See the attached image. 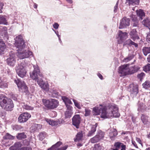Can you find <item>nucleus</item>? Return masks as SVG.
Wrapping results in <instances>:
<instances>
[{
	"instance_id": "13",
	"label": "nucleus",
	"mask_w": 150,
	"mask_h": 150,
	"mask_svg": "<svg viewBox=\"0 0 150 150\" xmlns=\"http://www.w3.org/2000/svg\"><path fill=\"white\" fill-rule=\"evenodd\" d=\"M72 124L77 129L79 127V125L81 123V118L79 115H74L72 118Z\"/></svg>"
},
{
	"instance_id": "53",
	"label": "nucleus",
	"mask_w": 150,
	"mask_h": 150,
	"mask_svg": "<svg viewBox=\"0 0 150 150\" xmlns=\"http://www.w3.org/2000/svg\"><path fill=\"white\" fill-rule=\"evenodd\" d=\"M4 30H5V31L4 32V38L5 40H7L8 39V37L7 33V28L6 27H5V28H4Z\"/></svg>"
},
{
	"instance_id": "55",
	"label": "nucleus",
	"mask_w": 150,
	"mask_h": 150,
	"mask_svg": "<svg viewBox=\"0 0 150 150\" xmlns=\"http://www.w3.org/2000/svg\"><path fill=\"white\" fill-rule=\"evenodd\" d=\"M145 75V74L143 72H142L141 73L138 74L137 76V77L140 79H141Z\"/></svg>"
},
{
	"instance_id": "60",
	"label": "nucleus",
	"mask_w": 150,
	"mask_h": 150,
	"mask_svg": "<svg viewBox=\"0 0 150 150\" xmlns=\"http://www.w3.org/2000/svg\"><path fill=\"white\" fill-rule=\"evenodd\" d=\"M20 150H32V148L30 147H23L21 148Z\"/></svg>"
},
{
	"instance_id": "9",
	"label": "nucleus",
	"mask_w": 150,
	"mask_h": 150,
	"mask_svg": "<svg viewBox=\"0 0 150 150\" xmlns=\"http://www.w3.org/2000/svg\"><path fill=\"white\" fill-rule=\"evenodd\" d=\"M104 135V132L101 130H100L96 135L91 139L90 141L92 143L98 142L103 138Z\"/></svg>"
},
{
	"instance_id": "44",
	"label": "nucleus",
	"mask_w": 150,
	"mask_h": 150,
	"mask_svg": "<svg viewBox=\"0 0 150 150\" xmlns=\"http://www.w3.org/2000/svg\"><path fill=\"white\" fill-rule=\"evenodd\" d=\"M62 144V143L60 141L57 142L56 144L52 145L51 147L49 148V149H51L53 147L57 148L59 147L60 145Z\"/></svg>"
},
{
	"instance_id": "51",
	"label": "nucleus",
	"mask_w": 150,
	"mask_h": 150,
	"mask_svg": "<svg viewBox=\"0 0 150 150\" xmlns=\"http://www.w3.org/2000/svg\"><path fill=\"white\" fill-rule=\"evenodd\" d=\"M94 150H102V147L99 144H96L94 146Z\"/></svg>"
},
{
	"instance_id": "54",
	"label": "nucleus",
	"mask_w": 150,
	"mask_h": 150,
	"mask_svg": "<svg viewBox=\"0 0 150 150\" xmlns=\"http://www.w3.org/2000/svg\"><path fill=\"white\" fill-rule=\"evenodd\" d=\"M85 116H89L90 114V110L86 108L85 109Z\"/></svg>"
},
{
	"instance_id": "29",
	"label": "nucleus",
	"mask_w": 150,
	"mask_h": 150,
	"mask_svg": "<svg viewBox=\"0 0 150 150\" xmlns=\"http://www.w3.org/2000/svg\"><path fill=\"white\" fill-rule=\"evenodd\" d=\"M51 96L53 97L59 98V97L60 96V94L57 91V90L53 89L51 92Z\"/></svg>"
},
{
	"instance_id": "6",
	"label": "nucleus",
	"mask_w": 150,
	"mask_h": 150,
	"mask_svg": "<svg viewBox=\"0 0 150 150\" xmlns=\"http://www.w3.org/2000/svg\"><path fill=\"white\" fill-rule=\"evenodd\" d=\"M15 40V45L17 49H24L25 46V42L23 39L21 35H20L16 36Z\"/></svg>"
},
{
	"instance_id": "40",
	"label": "nucleus",
	"mask_w": 150,
	"mask_h": 150,
	"mask_svg": "<svg viewBox=\"0 0 150 150\" xmlns=\"http://www.w3.org/2000/svg\"><path fill=\"white\" fill-rule=\"evenodd\" d=\"M3 138L4 139H14V137L8 133H6V135L3 137Z\"/></svg>"
},
{
	"instance_id": "58",
	"label": "nucleus",
	"mask_w": 150,
	"mask_h": 150,
	"mask_svg": "<svg viewBox=\"0 0 150 150\" xmlns=\"http://www.w3.org/2000/svg\"><path fill=\"white\" fill-rule=\"evenodd\" d=\"M53 28L55 29H57L59 27V24L57 23H55L53 25Z\"/></svg>"
},
{
	"instance_id": "8",
	"label": "nucleus",
	"mask_w": 150,
	"mask_h": 150,
	"mask_svg": "<svg viewBox=\"0 0 150 150\" xmlns=\"http://www.w3.org/2000/svg\"><path fill=\"white\" fill-rule=\"evenodd\" d=\"M129 66V64H127L120 66L119 68V73L123 76L131 74Z\"/></svg>"
},
{
	"instance_id": "43",
	"label": "nucleus",
	"mask_w": 150,
	"mask_h": 150,
	"mask_svg": "<svg viewBox=\"0 0 150 150\" xmlns=\"http://www.w3.org/2000/svg\"><path fill=\"white\" fill-rule=\"evenodd\" d=\"M134 57V56L133 55H129L126 58H125L123 61L125 62H128L129 61H130Z\"/></svg>"
},
{
	"instance_id": "49",
	"label": "nucleus",
	"mask_w": 150,
	"mask_h": 150,
	"mask_svg": "<svg viewBox=\"0 0 150 150\" xmlns=\"http://www.w3.org/2000/svg\"><path fill=\"white\" fill-rule=\"evenodd\" d=\"M46 121L50 125L54 126L55 125L54 123L55 122L54 120H52L48 119H47Z\"/></svg>"
},
{
	"instance_id": "34",
	"label": "nucleus",
	"mask_w": 150,
	"mask_h": 150,
	"mask_svg": "<svg viewBox=\"0 0 150 150\" xmlns=\"http://www.w3.org/2000/svg\"><path fill=\"white\" fill-rule=\"evenodd\" d=\"M22 106L23 109L27 110H33L34 108L24 103L22 105Z\"/></svg>"
},
{
	"instance_id": "42",
	"label": "nucleus",
	"mask_w": 150,
	"mask_h": 150,
	"mask_svg": "<svg viewBox=\"0 0 150 150\" xmlns=\"http://www.w3.org/2000/svg\"><path fill=\"white\" fill-rule=\"evenodd\" d=\"M12 127L13 130L16 131L21 130L22 128L21 126L17 125H12Z\"/></svg>"
},
{
	"instance_id": "56",
	"label": "nucleus",
	"mask_w": 150,
	"mask_h": 150,
	"mask_svg": "<svg viewBox=\"0 0 150 150\" xmlns=\"http://www.w3.org/2000/svg\"><path fill=\"white\" fill-rule=\"evenodd\" d=\"M14 146L16 149H19L21 146V144L19 142H16Z\"/></svg>"
},
{
	"instance_id": "57",
	"label": "nucleus",
	"mask_w": 150,
	"mask_h": 150,
	"mask_svg": "<svg viewBox=\"0 0 150 150\" xmlns=\"http://www.w3.org/2000/svg\"><path fill=\"white\" fill-rule=\"evenodd\" d=\"M118 3H119V1H117L115 5L114 6V12L115 13L117 11V10L118 8Z\"/></svg>"
},
{
	"instance_id": "7",
	"label": "nucleus",
	"mask_w": 150,
	"mask_h": 150,
	"mask_svg": "<svg viewBox=\"0 0 150 150\" xmlns=\"http://www.w3.org/2000/svg\"><path fill=\"white\" fill-rule=\"evenodd\" d=\"M14 82L19 89H21L23 92L25 93L26 94H28L29 92L28 88L24 81L16 78L15 79Z\"/></svg>"
},
{
	"instance_id": "64",
	"label": "nucleus",
	"mask_w": 150,
	"mask_h": 150,
	"mask_svg": "<svg viewBox=\"0 0 150 150\" xmlns=\"http://www.w3.org/2000/svg\"><path fill=\"white\" fill-rule=\"evenodd\" d=\"M146 40L149 42L150 43V31L146 37Z\"/></svg>"
},
{
	"instance_id": "37",
	"label": "nucleus",
	"mask_w": 150,
	"mask_h": 150,
	"mask_svg": "<svg viewBox=\"0 0 150 150\" xmlns=\"http://www.w3.org/2000/svg\"><path fill=\"white\" fill-rule=\"evenodd\" d=\"M142 23L146 27L149 26L150 25V20L149 18H147L142 21Z\"/></svg>"
},
{
	"instance_id": "52",
	"label": "nucleus",
	"mask_w": 150,
	"mask_h": 150,
	"mask_svg": "<svg viewBox=\"0 0 150 150\" xmlns=\"http://www.w3.org/2000/svg\"><path fill=\"white\" fill-rule=\"evenodd\" d=\"M73 101L74 102L75 105L76 107L78 109H80L81 107L80 105L76 101V100L73 99Z\"/></svg>"
},
{
	"instance_id": "45",
	"label": "nucleus",
	"mask_w": 150,
	"mask_h": 150,
	"mask_svg": "<svg viewBox=\"0 0 150 150\" xmlns=\"http://www.w3.org/2000/svg\"><path fill=\"white\" fill-rule=\"evenodd\" d=\"M72 112L71 111H67L65 113V117L66 118H70L71 116Z\"/></svg>"
},
{
	"instance_id": "1",
	"label": "nucleus",
	"mask_w": 150,
	"mask_h": 150,
	"mask_svg": "<svg viewBox=\"0 0 150 150\" xmlns=\"http://www.w3.org/2000/svg\"><path fill=\"white\" fill-rule=\"evenodd\" d=\"M101 110L100 117L102 118L105 119L111 117H118L120 115L118 112V108L116 105L113 103L109 104L108 105L104 106L100 108L98 107H94L93 110V115H99Z\"/></svg>"
},
{
	"instance_id": "61",
	"label": "nucleus",
	"mask_w": 150,
	"mask_h": 150,
	"mask_svg": "<svg viewBox=\"0 0 150 150\" xmlns=\"http://www.w3.org/2000/svg\"><path fill=\"white\" fill-rule=\"evenodd\" d=\"M4 6V4L0 1V13L2 12V9L3 8V6Z\"/></svg>"
},
{
	"instance_id": "10",
	"label": "nucleus",
	"mask_w": 150,
	"mask_h": 150,
	"mask_svg": "<svg viewBox=\"0 0 150 150\" xmlns=\"http://www.w3.org/2000/svg\"><path fill=\"white\" fill-rule=\"evenodd\" d=\"M130 20L126 17H124L120 21L119 28L122 29L125 28L129 26L130 25Z\"/></svg>"
},
{
	"instance_id": "20",
	"label": "nucleus",
	"mask_w": 150,
	"mask_h": 150,
	"mask_svg": "<svg viewBox=\"0 0 150 150\" xmlns=\"http://www.w3.org/2000/svg\"><path fill=\"white\" fill-rule=\"evenodd\" d=\"M123 45V46L127 45L129 46H131L133 45L136 47H137L138 46L137 44L133 42L130 39H129L125 42Z\"/></svg>"
},
{
	"instance_id": "28",
	"label": "nucleus",
	"mask_w": 150,
	"mask_h": 150,
	"mask_svg": "<svg viewBox=\"0 0 150 150\" xmlns=\"http://www.w3.org/2000/svg\"><path fill=\"white\" fill-rule=\"evenodd\" d=\"M146 106L143 103H140L138 106V110L139 111L144 112L146 108Z\"/></svg>"
},
{
	"instance_id": "5",
	"label": "nucleus",
	"mask_w": 150,
	"mask_h": 150,
	"mask_svg": "<svg viewBox=\"0 0 150 150\" xmlns=\"http://www.w3.org/2000/svg\"><path fill=\"white\" fill-rule=\"evenodd\" d=\"M17 56L20 59H23L28 57L32 55V52L30 51L22 49H17Z\"/></svg>"
},
{
	"instance_id": "3",
	"label": "nucleus",
	"mask_w": 150,
	"mask_h": 150,
	"mask_svg": "<svg viewBox=\"0 0 150 150\" xmlns=\"http://www.w3.org/2000/svg\"><path fill=\"white\" fill-rule=\"evenodd\" d=\"M28 67V63L26 60H23L19 62L16 68L18 75L22 78L25 76Z\"/></svg>"
},
{
	"instance_id": "14",
	"label": "nucleus",
	"mask_w": 150,
	"mask_h": 150,
	"mask_svg": "<svg viewBox=\"0 0 150 150\" xmlns=\"http://www.w3.org/2000/svg\"><path fill=\"white\" fill-rule=\"evenodd\" d=\"M128 90L131 94L133 95V96H136L139 92L138 86L133 84H130L128 88Z\"/></svg>"
},
{
	"instance_id": "46",
	"label": "nucleus",
	"mask_w": 150,
	"mask_h": 150,
	"mask_svg": "<svg viewBox=\"0 0 150 150\" xmlns=\"http://www.w3.org/2000/svg\"><path fill=\"white\" fill-rule=\"evenodd\" d=\"M46 133L45 132H42L40 133L39 138L40 140H42L45 137Z\"/></svg>"
},
{
	"instance_id": "30",
	"label": "nucleus",
	"mask_w": 150,
	"mask_h": 150,
	"mask_svg": "<svg viewBox=\"0 0 150 150\" xmlns=\"http://www.w3.org/2000/svg\"><path fill=\"white\" fill-rule=\"evenodd\" d=\"M144 55L146 56L148 54L150 53V47H144L142 49Z\"/></svg>"
},
{
	"instance_id": "11",
	"label": "nucleus",
	"mask_w": 150,
	"mask_h": 150,
	"mask_svg": "<svg viewBox=\"0 0 150 150\" xmlns=\"http://www.w3.org/2000/svg\"><path fill=\"white\" fill-rule=\"evenodd\" d=\"M31 117L30 114L26 112L21 114L18 118V122L22 123L26 122Z\"/></svg>"
},
{
	"instance_id": "32",
	"label": "nucleus",
	"mask_w": 150,
	"mask_h": 150,
	"mask_svg": "<svg viewBox=\"0 0 150 150\" xmlns=\"http://www.w3.org/2000/svg\"><path fill=\"white\" fill-rule=\"evenodd\" d=\"M83 135L82 131L78 132L76 136V139L75 140V141L76 142L77 141L81 140L83 137Z\"/></svg>"
},
{
	"instance_id": "21",
	"label": "nucleus",
	"mask_w": 150,
	"mask_h": 150,
	"mask_svg": "<svg viewBox=\"0 0 150 150\" xmlns=\"http://www.w3.org/2000/svg\"><path fill=\"white\" fill-rule=\"evenodd\" d=\"M127 33L126 32H122L120 30L119 31V37L120 40L123 41L127 37Z\"/></svg>"
},
{
	"instance_id": "38",
	"label": "nucleus",
	"mask_w": 150,
	"mask_h": 150,
	"mask_svg": "<svg viewBox=\"0 0 150 150\" xmlns=\"http://www.w3.org/2000/svg\"><path fill=\"white\" fill-rule=\"evenodd\" d=\"M143 88L147 89L150 87V81H146L142 85Z\"/></svg>"
},
{
	"instance_id": "48",
	"label": "nucleus",
	"mask_w": 150,
	"mask_h": 150,
	"mask_svg": "<svg viewBox=\"0 0 150 150\" xmlns=\"http://www.w3.org/2000/svg\"><path fill=\"white\" fill-rule=\"evenodd\" d=\"M141 119L143 122L144 124H146L147 121V117L146 116H145L144 115H142L141 117Z\"/></svg>"
},
{
	"instance_id": "2",
	"label": "nucleus",
	"mask_w": 150,
	"mask_h": 150,
	"mask_svg": "<svg viewBox=\"0 0 150 150\" xmlns=\"http://www.w3.org/2000/svg\"><path fill=\"white\" fill-rule=\"evenodd\" d=\"M34 69L32 73H30V78L33 80L37 81L38 84L40 87H42L45 82L42 79L43 76L42 73L40 72V70L37 65H34Z\"/></svg>"
},
{
	"instance_id": "27",
	"label": "nucleus",
	"mask_w": 150,
	"mask_h": 150,
	"mask_svg": "<svg viewBox=\"0 0 150 150\" xmlns=\"http://www.w3.org/2000/svg\"><path fill=\"white\" fill-rule=\"evenodd\" d=\"M8 83L6 81L1 80L0 79V88H5L8 87Z\"/></svg>"
},
{
	"instance_id": "63",
	"label": "nucleus",
	"mask_w": 150,
	"mask_h": 150,
	"mask_svg": "<svg viewBox=\"0 0 150 150\" xmlns=\"http://www.w3.org/2000/svg\"><path fill=\"white\" fill-rule=\"evenodd\" d=\"M67 145H65L64 146L59 148L60 150H66L68 148Z\"/></svg>"
},
{
	"instance_id": "15",
	"label": "nucleus",
	"mask_w": 150,
	"mask_h": 150,
	"mask_svg": "<svg viewBox=\"0 0 150 150\" xmlns=\"http://www.w3.org/2000/svg\"><path fill=\"white\" fill-rule=\"evenodd\" d=\"M9 101L11 102L13 101L11 99L4 96L3 95H0V105L1 107H4L8 103Z\"/></svg>"
},
{
	"instance_id": "33",
	"label": "nucleus",
	"mask_w": 150,
	"mask_h": 150,
	"mask_svg": "<svg viewBox=\"0 0 150 150\" xmlns=\"http://www.w3.org/2000/svg\"><path fill=\"white\" fill-rule=\"evenodd\" d=\"M127 2H128L129 5H138L139 3V0H126Z\"/></svg>"
},
{
	"instance_id": "47",
	"label": "nucleus",
	"mask_w": 150,
	"mask_h": 150,
	"mask_svg": "<svg viewBox=\"0 0 150 150\" xmlns=\"http://www.w3.org/2000/svg\"><path fill=\"white\" fill-rule=\"evenodd\" d=\"M130 17L131 19L133 22H138L136 15L132 14L130 15Z\"/></svg>"
},
{
	"instance_id": "62",
	"label": "nucleus",
	"mask_w": 150,
	"mask_h": 150,
	"mask_svg": "<svg viewBox=\"0 0 150 150\" xmlns=\"http://www.w3.org/2000/svg\"><path fill=\"white\" fill-rule=\"evenodd\" d=\"M17 95L13 94L11 95L12 98L14 100H16L17 99Z\"/></svg>"
},
{
	"instance_id": "25",
	"label": "nucleus",
	"mask_w": 150,
	"mask_h": 150,
	"mask_svg": "<svg viewBox=\"0 0 150 150\" xmlns=\"http://www.w3.org/2000/svg\"><path fill=\"white\" fill-rule=\"evenodd\" d=\"M6 19V16L2 15H0V24L7 25L8 22Z\"/></svg>"
},
{
	"instance_id": "59",
	"label": "nucleus",
	"mask_w": 150,
	"mask_h": 150,
	"mask_svg": "<svg viewBox=\"0 0 150 150\" xmlns=\"http://www.w3.org/2000/svg\"><path fill=\"white\" fill-rule=\"evenodd\" d=\"M23 144L24 146H28L29 145V142L27 140H25L23 141Z\"/></svg>"
},
{
	"instance_id": "31",
	"label": "nucleus",
	"mask_w": 150,
	"mask_h": 150,
	"mask_svg": "<svg viewBox=\"0 0 150 150\" xmlns=\"http://www.w3.org/2000/svg\"><path fill=\"white\" fill-rule=\"evenodd\" d=\"M117 134V131H115L111 132L110 133L109 135V137L112 140H114L115 139V137Z\"/></svg>"
},
{
	"instance_id": "26",
	"label": "nucleus",
	"mask_w": 150,
	"mask_h": 150,
	"mask_svg": "<svg viewBox=\"0 0 150 150\" xmlns=\"http://www.w3.org/2000/svg\"><path fill=\"white\" fill-rule=\"evenodd\" d=\"M131 74L137 72L139 69V68L137 66H134L131 67L129 68Z\"/></svg>"
},
{
	"instance_id": "41",
	"label": "nucleus",
	"mask_w": 150,
	"mask_h": 150,
	"mask_svg": "<svg viewBox=\"0 0 150 150\" xmlns=\"http://www.w3.org/2000/svg\"><path fill=\"white\" fill-rule=\"evenodd\" d=\"M143 70L145 72L150 71V64H148L143 67Z\"/></svg>"
},
{
	"instance_id": "17",
	"label": "nucleus",
	"mask_w": 150,
	"mask_h": 150,
	"mask_svg": "<svg viewBox=\"0 0 150 150\" xmlns=\"http://www.w3.org/2000/svg\"><path fill=\"white\" fill-rule=\"evenodd\" d=\"M98 126V124L96 123L95 125H93L89 130L87 136L88 137H91L93 136L96 132V128Z\"/></svg>"
},
{
	"instance_id": "23",
	"label": "nucleus",
	"mask_w": 150,
	"mask_h": 150,
	"mask_svg": "<svg viewBox=\"0 0 150 150\" xmlns=\"http://www.w3.org/2000/svg\"><path fill=\"white\" fill-rule=\"evenodd\" d=\"M136 13L138 16L139 17L141 20H142L145 16V13L143 10L142 9L137 10L136 11Z\"/></svg>"
},
{
	"instance_id": "19",
	"label": "nucleus",
	"mask_w": 150,
	"mask_h": 150,
	"mask_svg": "<svg viewBox=\"0 0 150 150\" xmlns=\"http://www.w3.org/2000/svg\"><path fill=\"white\" fill-rule=\"evenodd\" d=\"M42 125L39 124H34L31 126V131L34 132L40 129L42 127Z\"/></svg>"
},
{
	"instance_id": "50",
	"label": "nucleus",
	"mask_w": 150,
	"mask_h": 150,
	"mask_svg": "<svg viewBox=\"0 0 150 150\" xmlns=\"http://www.w3.org/2000/svg\"><path fill=\"white\" fill-rule=\"evenodd\" d=\"M41 88L46 91H47L49 90V85L47 83H45L44 84L43 87H41Z\"/></svg>"
},
{
	"instance_id": "12",
	"label": "nucleus",
	"mask_w": 150,
	"mask_h": 150,
	"mask_svg": "<svg viewBox=\"0 0 150 150\" xmlns=\"http://www.w3.org/2000/svg\"><path fill=\"white\" fill-rule=\"evenodd\" d=\"M6 61L8 65L12 67L14 66L16 62L15 54L11 52L9 57L7 59Z\"/></svg>"
},
{
	"instance_id": "4",
	"label": "nucleus",
	"mask_w": 150,
	"mask_h": 150,
	"mask_svg": "<svg viewBox=\"0 0 150 150\" xmlns=\"http://www.w3.org/2000/svg\"><path fill=\"white\" fill-rule=\"evenodd\" d=\"M42 102L45 106L49 109L52 110L56 108L58 105L59 102L55 99H43Z\"/></svg>"
},
{
	"instance_id": "24",
	"label": "nucleus",
	"mask_w": 150,
	"mask_h": 150,
	"mask_svg": "<svg viewBox=\"0 0 150 150\" xmlns=\"http://www.w3.org/2000/svg\"><path fill=\"white\" fill-rule=\"evenodd\" d=\"M6 48V45L1 39H0V54L3 52Z\"/></svg>"
},
{
	"instance_id": "35",
	"label": "nucleus",
	"mask_w": 150,
	"mask_h": 150,
	"mask_svg": "<svg viewBox=\"0 0 150 150\" xmlns=\"http://www.w3.org/2000/svg\"><path fill=\"white\" fill-rule=\"evenodd\" d=\"M62 99L63 102L65 103V105H66V104H72V103L71 100L65 96L62 97Z\"/></svg>"
},
{
	"instance_id": "36",
	"label": "nucleus",
	"mask_w": 150,
	"mask_h": 150,
	"mask_svg": "<svg viewBox=\"0 0 150 150\" xmlns=\"http://www.w3.org/2000/svg\"><path fill=\"white\" fill-rule=\"evenodd\" d=\"M26 137V136L24 132L18 133L16 136V138L19 139H25Z\"/></svg>"
},
{
	"instance_id": "16",
	"label": "nucleus",
	"mask_w": 150,
	"mask_h": 150,
	"mask_svg": "<svg viewBox=\"0 0 150 150\" xmlns=\"http://www.w3.org/2000/svg\"><path fill=\"white\" fill-rule=\"evenodd\" d=\"M114 147L115 148L112 149V150H119V149L120 148V150H126V145L120 142H115L114 144Z\"/></svg>"
},
{
	"instance_id": "22",
	"label": "nucleus",
	"mask_w": 150,
	"mask_h": 150,
	"mask_svg": "<svg viewBox=\"0 0 150 150\" xmlns=\"http://www.w3.org/2000/svg\"><path fill=\"white\" fill-rule=\"evenodd\" d=\"M9 103H8L4 107V109L8 111H11L13 110L14 107V104L13 101L12 102H8Z\"/></svg>"
},
{
	"instance_id": "18",
	"label": "nucleus",
	"mask_w": 150,
	"mask_h": 150,
	"mask_svg": "<svg viewBox=\"0 0 150 150\" xmlns=\"http://www.w3.org/2000/svg\"><path fill=\"white\" fill-rule=\"evenodd\" d=\"M137 33L136 29H134L132 30L129 33L131 38L133 40H138L139 39V37Z\"/></svg>"
},
{
	"instance_id": "39",
	"label": "nucleus",
	"mask_w": 150,
	"mask_h": 150,
	"mask_svg": "<svg viewBox=\"0 0 150 150\" xmlns=\"http://www.w3.org/2000/svg\"><path fill=\"white\" fill-rule=\"evenodd\" d=\"M55 121V122L54 123L55 125L54 126H59L61 124H62L64 123V120L62 119H58L56 121Z\"/></svg>"
}]
</instances>
